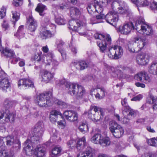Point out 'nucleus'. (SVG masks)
<instances>
[{
    "instance_id": "nucleus-28",
    "label": "nucleus",
    "mask_w": 157,
    "mask_h": 157,
    "mask_svg": "<svg viewBox=\"0 0 157 157\" xmlns=\"http://www.w3.org/2000/svg\"><path fill=\"white\" fill-rule=\"evenodd\" d=\"M86 25L85 22L82 23L81 21L80 24L76 28V30L75 32H77L81 36H85L87 34V31L85 29V26Z\"/></svg>"
},
{
    "instance_id": "nucleus-35",
    "label": "nucleus",
    "mask_w": 157,
    "mask_h": 157,
    "mask_svg": "<svg viewBox=\"0 0 157 157\" xmlns=\"http://www.w3.org/2000/svg\"><path fill=\"white\" fill-rule=\"evenodd\" d=\"M85 143L86 139L84 137L79 139L77 144V149L79 150L83 149Z\"/></svg>"
},
{
    "instance_id": "nucleus-61",
    "label": "nucleus",
    "mask_w": 157,
    "mask_h": 157,
    "mask_svg": "<svg viewBox=\"0 0 157 157\" xmlns=\"http://www.w3.org/2000/svg\"><path fill=\"white\" fill-rule=\"evenodd\" d=\"M96 6V11L100 14L102 13L103 11L102 7L100 5L97 4Z\"/></svg>"
},
{
    "instance_id": "nucleus-46",
    "label": "nucleus",
    "mask_w": 157,
    "mask_h": 157,
    "mask_svg": "<svg viewBox=\"0 0 157 157\" xmlns=\"http://www.w3.org/2000/svg\"><path fill=\"white\" fill-rule=\"evenodd\" d=\"M19 61V65L20 67L24 66L25 65V61L24 60L18 58L13 57L11 63L14 64H15L17 61Z\"/></svg>"
},
{
    "instance_id": "nucleus-42",
    "label": "nucleus",
    "mask_w": 157,
    "mask_h": 157,
    "mask_svg": "<svg viewBox=\"0 0 157 157\" xmlns=\"http://www.w3.org/2000/svg\"><path fill=\"white\" fill-rule=\"evenodd\" d=\"M157 63L152 64L149 67L148 69L149 72L154 75H157Z\"/></svg>"
},
{
    "instance_id": "nucleus-10",
    "label": "nucleus",
    "mask_w": 157,
    "mask_h": 157,
    "mask_svg": "<svg viewBox=\"0 0 157 157\" xmlns=\"http://www.w3.org/2000/svg\"><path fill=\"white\" fill-rule=\"evenodd\" d=\"M91 140L94 143L99 144L102 147L109 145L110 144L109 138H103L100 134H94L91 138Z\"/></svg>"
},
{
    "instance_id": "nucleus-51",
    "label": "nucleus",
    "mask_w": 157,
    "mask_h": 157,
    "mask_svg": "<svg viewBox=\"0 0 157 157\" xmlns=\"http://www.w3.org/2000/svg\"><path fill=\"white\" fill-rule=\"evenodd\" d=\"M12 17L13 20L15 21H17L20 18V14L16 11H12Z\"/></svg>"
},
{
    "instance_id": "nucleus-41",
    "label": "nucleus",
    "mask_w": 157,
    "mask_h": 157,
    "mask_svg": "<svg viewBox=\"0 0 157 157\" xmlns=\"http://www.w3.org/2000/svg\"><path fill=\"white\" fill-rule=\"evenodd\" d=\"M134 42H128L126 46V48L128 51L131 53H137L136 51V47H134Z\"/></svg>"
},
{
    "instance_id": "nucleus-14",
    "label": "nucleus",
    "mask_w": 157,
    "mask_h": 157,
    "mask_svg": "<svg viewBox=\"0 0 157 157\" xmlns=\"http://www.w3.org/2000/svg\"><path fill=\"white\" fill-rule=\"evenodd\" d=\"M4 118L2 122L3 123L10 122H13L14 119V115L13 113H10L7 109H5L1 112L0 111V120Z\"/></svg>"
},
{
    "instance_id": "nucleus-38",
    "label": "nucleus",
    "mask_w": 157,
    "mask_h": 157,
    "mask_svg": "<svg viewBox=\"0 0 157 157\" xmlns=\"http://www.w3.org/2000/svg\"><path fill=\"white\" fill-rule=\"evenodd\" d=\"M79 129L82 132H87L88 131V127L87 122L85 121L81 122L79 127Z\"/></svg>"
},
{
    "instance_id": "nucleus-54",
    "label": "nucleus",
    "mask_w": 157,
    "mask_h": 157,
    "mask_svg": "<svg viewBox=\"0 0 157 157\" xmlns=\"http://www.w3.org/2000/svg\"><path fill=\"white\" fill-rule=\"evenodd\" d=\"M87 10L89 13L91 14L96 11V6L94 5H91L89 6L87 8Z\"/></svg>"
},
{
    "instance_id": "nucleus-25",
    "label": "nucleus",
    "mask_w": 157,
    "mask_h": 157,
    "mask_svg": "<svg viewBox=\"0 0 157 157\" xmlns=\"http://www.w3.org/2000/svg\"><path fill=\"white\" fill-rule=\"evenodd\" d=\"M73 65L78 70H82L86 68L88 66V63L85 61H75L73 63Z\"/></svg>"
},
{
    "instance_id": "nucleus-44",
    "label": "nucleus",
    "mask_w": 157,
    "mask_h": 157,
    "mask_svg": "<svg viewBox=\"0 0 157 157\" xmlns=\"http://www.w3.org/2000/svg\"><path fill=\"white\" fill-rule=\"evenodd\" d=\"M47 64L50 65L52 66V69H55L57 68L59 64L57 61L54 59H50L48 61Z\"/></svg>"
},
{
    "instance_id": "nucleus-2",
    "label": "nucleus",
    "mask_w": 157,
    "mask_h": 157,
    "mask_svg": "<svg viewBox=\"0 0 157 157\" xmlns=\"http://www.w3.org/2000/svg\"><path fill=\"white\" fill-rule=\"evenodd\" d=\"M94 37L96 39L102 40L101 42L97 41V43L99 48L100 51L102 52H104L107 46H109L111 44V39L110 36L108 34L96 33L94 35Z\"/></svg>"
},
{
    "instance_id": "nucleus-59",
    "label": "nucleus",
    "mask_w": 157,
    "mask_h": 157,
    "mask_svg": "<svg viewBox=\"0 0 157 157\" xmlns=\"http://www.w3.org/2000/svg\"><path fill=\"white\" fill-rule=\"evenodd\" d=\"M13 3L16 6H21L23 4V0H13Z\"/></svg>"
},
{
    "instance_id": "nucleus-39",
    "label": "nucleus",
    "mask_w": 157,
    "mask_h": 157,
    "mask_svg": "<svg viewBox=\"0 0 157 157\" xmlns=\"http://www.w3.org/2000/svg\"><path fill=\"white\" fill-rule=\"evenodd\" d=\"M78 87V92L76 96L78 98H81L83 97L85 94L86 90L84 87L81 85H80Z\"/></svg>"
},
{
    "instance_id": "nucleus-56",
    "label": "nucleus",
    "mask_w": 157,
    "mask_h": 157,
    "mask_svg": "<svg viewBox=\"0 0 157 157\" xmlns=\"http://www.w3.org/2000/svg\"><path fill=\"white\" fill-rule=\"evenodd\" d=\"M156 155V153L155 152H149L145 153L142 155V157H155Z\"/></svg>"
},
{
    "instance_id": "nucleus-43",
    "label": "nucleus",
    "mask_w": 157,
    "mask_h": 157,
    "mask_svg": "<svg viewBox=\"0 0 157 157\" xmlns=\"http://www.w3.org/2000/svg\"><path fill=\"white\" fill-rule=\"evenodd\" d=\"M52 136L50 138V140L51 143L56 142L57 138V132L56 129L53 128L50 132Z\"/></svg>"
},
{
    "instance_id": "nucleus-29",
    "label": "nucleus",
    "mask_w": 157,
    "mask_h": 157,
    "mask_svg": "<svg viewBox=\"0 0 157 157\" xmlns=\"http://www.w3.org/2000/svg\"><path fill=\"white\" fill-rule=\"evenodd\" d=\"M93 156L92 149L89 147H87L85 151L80 153L77 155V157H93Z\"/></svg>"
},
{
    "instance_id": "nucleus-19",
    "label": "nucleus",
    "mask_w": 157,
    "mask_h": 157,
    "mask_svg": "<svg viewBox=\"0 0 157 157\" xmlns=\"http://www.w3.org/2000/svg\"><path fill=\"white\" fill-rule=\"evenodd\" d=\"M67 88H68V93L71 95H76L78 92V87L80 85L76 83L67 82L65 84Z\"/></svg>"
},
{
    "instance_id": "nucleus-57",
    "label": "nucleus",
    "mask_w": 157,
    "mask_h": 157,
    "mask_svg": "<svg viewBox=\"0 0 157 157\" xmlns=\"http://www.w3.org/2000/svg\"><path fill=\"white\" fill-rule=\"evenodd\" d=\"M50 114L54 116L55 117L57 118L58 115H60L62 117V113L59 111L56 110H53L50 113Z\"/></svg>"
},
{
    "instance_id": "nucleus-47",
    "label": "nucleus",
    "mask_w": 157,
    "mask_h": 157,
    "mask_svg": "<svg viewBox=\"0 0 157 157\" xmlns=\"http://www.w3.org/2000/svg\"><path fill=\"white\" fill-rule=\"evenodd\" d=\"M56 22L60 25H64L66 22V20L62 16H59L56 18Z\"/></svg>"
},
{
    "instance_id": "nucleus-31",
    "label": "nucleus",
    "mask_w": 157,
    "mask_h": 157,
    "mask_svg": "<svg viewBox=\"0 0 157 157\" xmlns=\"http://www.w3.org/2000/svg\"><path fill=\"white\" fill-rule=\"evenodd\" d=\"M80 23H81L80 21H76L73 20H71L69 22L68 28L70 30L74 31L75 30H76L77 27L80 24Z\"/></svg>"
},
{
    "instance_id": "nucleus-9",
    "label": "nucleus",
    "mask_w": 157,
    "mask_h": 157,
    "mask_svg": "<svg viewBox=\"0 0 157 157\" xmlns=\"http://www.w3.org/2000/svg\"><path fill=\"white\" fill-rule=\"evenodd\" d=\"M112 4L113 9L118 6L117 9L118 12L121 14H127L128 12V8L127 4L123 1L121 0H113Z\"/></svg>"
},
{
    "instance_id": "nucleus-32",
    "label": "nucleus",
    "mask_w": 157,
    "mask_h": 157,
    "mask_svg": "<svg viewBox=\"0 0 157 157\" xmlns=\"http://www.w3.org/2000/svg\"><path fill=\"white\" fill-rule=\"evenodd\" d=\"M52 36L51 32L46 30L44 28L41 31H40V36L42 39H45L49 37H50Z\"/></svg>"
},
{
    "instance_id": "nucleus-24",
    "label": "nucleus",
    "mask_w": 157,
    "mask_h": 157,
    "mask_svg": "<svg viewBox=\"0 0 157 157\" xmlns=\"http://www.w3.org/2000/svg\"><path fill=\"white\" fill-rule=\"evenodd\" d=\"M27 23L29 25L28 30L30 32H34L37 26L36 21L32 16H30L28 20Z\"/></svg>"
},
{
    "instance_id": "nucleus-53",
    "label": "nucleus",
    "mask_w": 157,
    "mask_h": 157,
    "mask_svg": "<svg viewBox=\"0 0 157 157\" xmlns=\"http://www.w3.org/2000/svg\"><path fill=\"white\" fill-rule=\"evenodd\" d=\"M100 14V15H97L96 17L97 21L95 20L94 21L92 22V23H98L102 22V19L104 17H105V16H104V15L101 13Z\"/></svg>"
},
{
    "instance_id": "nucleus-23",
    "label": "nucleus",
    "mask_w": 157,
    "mask_h": 157,
    "mask_svg": "<svg viewBox=\"0 0 157 157\" xmlns=\"http://www.w3.org/2000/svg\"><path fill=\"white\" fill-rule=\"evenodd\" d=\"M18 85L19 87L22 85L27 88H33L34 87V83L29 78H24L19 80L18 82Z\"/></svg>"
},
{
    "instance_id": "nucleus-11",
    "label": "nucleus",
    "mask_w": 157,
    "mask_h": 157,
    "mask_svg": "<svg viewBox=\"0 0 157 157\" xmlns=\"http://www.w3.org/2000/svg\"><path fill=\"white\" fill-rule=\"evenodd\" d=\"M0 137L3 138V139L6 140V146L8 147L13 146L15 147L17 149H20L21 148V143L20 142L14 139V137L13 135H9L5 137Z\"/></svg>"
},
{
    "instance_id": "nucleus-5",
    "label": "nucleus",
    "mask_w": 157,
    "mask_h": 157,
    "mask_svg": "<svg viewBox=\"0 0 157 157\" xmlns=\"http://www.w3.org/2000/svg\"><path fill=\"white\" fill-rule=\"evenodd\" d=\"M87 114L89 118L96 122L99 120L103 116L102 110L96 106H91Z\"/></svg>"
},
{
    "instance_id": "nucleus-45",
    "label": "nucleus",
    "mask_w": 157,
    "mask_h": 157,
    "mask_svg": "<svg viewBox=\"0 0 157 157\" xmlns=\"http://www.w3.org/2000/svg\"><path fill=\"white\" fill-rule=\"evenodd\" d=\"M46 9V6L41 4H38L37 7L35 9L36 11H38L41 16H43V11Z\"/></svg>"
},
{
    "instance_id": "nucleus-34",
    "label": "nucleus",
    "mask_w": 157,
    "mask_h": 157,
    "mask_svg": "<svg viewBox=\"0 0 157 157\" xmlns=\"http://www.w3.org/2000/svg\"><path fill=\"white\" fill-rule=\"evenodd\" d=\"M97 94L95 97L98 99H101L105 96V89L103 88H100L97 89Z\"/></svg>"
},
{
    "instance_id": "nucleus-48",
    "label": "nucleus",
    "mask_w": 157,
    "mask_h": 157,
    "mask_svg": "<svg viewBox=\"0 0 157 157\" xmlns=\"http://www.w3.org/2000/svg\"><path fill=\"white\" fill-rule=\"evenodd\" d=\"M24 30V26L23 25L20 26L17 31L16 34H14V36L18 37H22L24 36V33L23 32Z\"/></svg>"
},
{
    "instance_id": "nucleus-62",
    "label": "nucleus",
    "mask_w": 157,
    "mask_h": 157,
    "mask_svg": "<svg viewBox=\"0 0 157 157\" xmlns=\"http://www.w3.org/2000/svg\"><path fill=\"white\" fill-rule=\"evenodd\" d=\"M76 144V141L74 140H71L67 142V145L69 147H72L75 146Z\"/></svg>"
},
{
    "instance_id": "nucleus-64",
    "label": "nucleus",
    "mask_w": 157,
    "mask_h": 157,
    "mask_svg": "<svg viewBox=\"0 0 157 157\" xmlns=\"http://www.w3.org/2000/svg\"><path fill=\"white\" fill-rule=\"evenodd\" d=\"M71 45H70L69 47H71V51L72 54L73 55H75L77 53V50L75 47L73 45L71 44Z\"/></svg>"
},
{
    "instance_id": "nucleus-50",
    "label": "nucleus",
    "mask_w": 157,
    "mask_h": 157,
    "mask_svg": "<svg viewBox=\"0 0 157 157\" xmlns=\"http://www.w3.org/2000/svg\"><path fill=\"white\" fill-rule=\"evenodd\" d=\"M148 144L149 145L154 146H157V137L153 138L148 140Z\"/></svg>"
},
{
    "instance_id": "nucleus-63",
    "label": "nucleus",
    "mask_w": 157,
    "mask_h": 157,
    "mask_svg": "<svg viewBox=\"0 0 157 157\" xmlns=\"http://www.w3.org/2000/svg\"><path fill=\"white\" fill-rule=\"evenodd\" d=\"M58 51L60 53L63 59H65L66 57V54L65 50L63 49H59Z\"/></svg>"
},
{
    "instance_id": "nucleus-49",
    "label": "nucleus",
    "mask_w": 157,
    "mask_h": 157,
    "mask_svg": "<svg viewBox=\"0 0 157 157\" xmlns=\"http://www.w3.org/2000/svg\"><path fill=\"white\" fill-rule=\"evenodd\" d=\"M127 112H125V113L123 114L124 115L126 116V115L129 117L130 116H134L136 113V112L135 110L132 109L130 107L129 109H127Z\"/></svg>"
},
{
    "instance_id": "nucleus-21",
    "label": "nucleus",
    "mask_w": 157,
    "mask_h": 157,
    "mask_svg": "<svg viewBox=\"0 0 157 157\" xmlns=\"http://www.w3.org/2000/svg\"><path fill=\"white\" fill-rule=\"evenodd\" d=\"M149 59L148 55L144 53L138 54L136 57V62L141 65H144L148 63Z\"/></svg>"
},
{
    "instance_id": "nucleus-17",
    "label": "nucleus",
    "mask_w": 157,
    "mask_h": 157,
    "mask_svg": "<svg viewBox=\"0 0 157 157\" xmlns=\"http://www.w3.org/2000/svg\"><path fill=\"white\" fill-rule=\"evenodd\" d=\"M63 115L65 118L70 122H74L78 121V114L74 111H66L64 113Z\"/></svg>"
},
{
    "instance_id": "nucleus-20",
    "label": "nucleus",
    "mask_w": 157,
    "mask_h": 157,
    "mask_svg": "<svg viewBox=\"0 0 157 157\" xmlns=\"http://www.w3.org/2000/svg\"><path fill=\"white\" fill-rule=\"evenodd\" d=\"M134 43L136 44V51L137 53L144 49L147 44L146 40L139 37H136L134 38Z\"/></svg>"
},
{
    "instance_id": "nucleus-60",
    "label": "nucleus",
    "mask_w": 157,
    "mask_h": 157,
    "mask_svg": "<svg viewBox=\"0 0 157 157\" xmlns=\"http://www.w3.org/2000/svg\"><path fill=\"white\" fill-rule=\"evenodd\" d=\"M143 97V96L141 94L137 95L131 99L132 101H139L141 100Z\"/></svg>"
},
{
    "instance_id": "nucleus-26",
    "label": "nucleus",
    "mask_w": 157,
    "mask_h": 157,
    "mask_svg": "<svg viewBox=\"0 0 157 157\" xmlns=\"http://www.w3.org/2000/svg\"><path fill=\"white\" fill-rule=\"evenodd\" d=\"M54 76L53 73L47 71H45L42 75V81L46 83H48L53 78Z\"/></svg>"
},
{
    "instance_id": "nucleus-12",
    "label": "nucleus",
    "mask_w": 157,
    "mask_h": 157,
    "mask_svg": "<svg viewBox=\"0 0 157 157\" xmlns=\"http://www.w3.org/2000/svg\"><path fill=\"white\" fill-rule=\"evenodd\" d=\"M121 70L116 69L115 73H113L112 76L114 77H117L120 80L126 79L129 77V75L125 74L126 72L130 71V68L127 67L123 66L120 67Z\"/></svg>"
},
{
    "instance_id": "nucleus-36",
    "label": "nucleus",
    "mask_w": 157,
    "mask_h": 157,
    "mask_svg": "<svg viewBox=\"0 0 157 157\" xmlns=\"http://www.w3.org/2000/svg\"><path fill=\"white\" fill-rule=\"evenodd\" d=\"M70 14L72 17H74V16L79 17L81 14V12L79 9L77 8L72 7L70 9Z\"/></svg>"
},
{
    "instance_id": "nucleus-30",
    "label": "nucleus",
    "mask_w": 157,
    "mask_h": 157,
    "mask_svg": "<svg viewBox=\"0 0 157 157\" xmlns=\"http://www.w3.org/2000/svg\"><path fill=\"white\" fill-rule=\"evenodd\" d=\"M134 4L138 6L146 7L150 4L148 0H131Z\"/></svg>"
},
{
    "instance_id": "nucleus-13",
    "label": "nucleus",
    "mask_w": 157,
    "mask_h": 157,
    "mask_svg": "<svg viewBox=\"0 0 157 157\" xmlns=\"http://www.w3.org/2000/svg\"><path fill=\"white\" fill-rule=\"evenodd\" d=\"M135 79L140 81L146 84H149L152 82V78L148 74L144 71H142L136 74L134 77Z\"/></svg>"
},
{
    "instance_id": "nucleus-1",
    "label": "nucleus",
    "mask_w": 157,
    "mask_h": 157,
    "mask_svg": "<svg viewBox=\"0 0 157 157\" xmlns=\"http://www.w3.org/2000/svg\"><path fill=\"white\" fill-rule=\"evenodd\" d=\"M34 142H32L29 139H27L25 142L24 145V150L26 154L29 155H34L36 157H44L46 153V149L45 147L40 145H38L33 150L35 147L33 144Z\"/></svg>"
},
{
    "instance_id": "nucleus-40",
    "label": "nucleus",
    "mask_w": 157,
    "mask_h": 157,
    "mask_svg": "<svg viewBox=\"0 0 157 157\" xmlns=\"http://www.w3.org/2000/svg\"><path fill=\"white\" fill-rule=\"evenodd\" d=\"M78 87V92L76 96L78 98H81L83 97L85 94L86 90L84 87L81 85H80Z\"/></svg>"
},
{
    "instance_id": "nucleus-52",
    "label": "nucleus",
    "mask_w": 157,
    "mask_h": 157,
    "mask_svg": "<svg viewBox=\"0 0 157 157\" xmlns=\"http://www.w3.org/2000/svg\"><path fill=\"white\" fill-rule=\"evenodd\" d=\"M150 7L153 11H157V2L154 0L152 1L150 3Z\"/></svg>"
},
{
    "instance_id": "nucleus-58",
    "label": "nucleus",
    "mask_w": 157,
    "mask_h": 157,
    "mask_svg": "<svg viewBox=\"0 0 157 157\" xmlns=\"http://www.w3.org/2000/svg\"><path fill=\"white\" fill-rule=\"evenodd\" d=\"M6 12V9L4 6H2L0 10V17L2 19L5 17Z\"/></svg>"
},
{
    "instance_id": "nucleus-37",
    "label": "nucleus",
    "mask_w": 157,
    "mask_h": 157,
    "mask_svg": "<svg viewBox=\"0 0 157 157\" xmlns=\"http://www.w3.org/2000/svg\"><path fill=\"white\" fill-rule=\"evenodd\" d=\"M126 98L123 99L121 100V103L123 107L122 108V114H125L127 111V109H129V106H128Z\"/></svg>"
},
{
    "instance_id": "nucleus-55",
    "label": "nucleus",
    "mask_w": 157,
    "mask_h": 157,
    "mask_svg": "<svg viewBox=\"0 0 157 157\" xmlns=\"http://www.w3.org/2000/svg\"><path fill=\"white\" fill-rule=\"evenodd\" d=\"M64 42H63L62 40H57L56 41V44L57 46L58 50L59 49H62V47L64 44Z\"/></svg>"
},
{
    "instance_id": "nucleus-33",
    "label": "nucleus",
    "mask_w": 157,
    "mask_h": 157,
    "mask_svg": "<svg viewBox=\"0 0 157 157\" xmlns=\"http://www.w3.org/2000/svg\"><path fill=\"white\" fill-rule=\"evenodd\" d=\"M2 55L6 58H11L13 59L14 57V53L13 51L7 48H5L2 52Z\"/></svg>"
},
{
    "instance_id": "nucleus-8",
    "label": "nucleus",
    "mask_w": 157,
    "mask_h": 157,
    "mask_svg": "<svg viewBox=\"0 0 157 157\" xmlns=\"http://www.w3.org/2000/svg\"><path fill=\"white\" fill-rule=\"evenodd\" d=\"M123 53V50L121 46L114 45L109 48L108 55L110 59H116L121 58Z\"/></svg>"
},
{
    "instance_id": "nucleus-22",
    "label": "nucleus",
    "mask_w": 157,
    "mask_h": 157,
    "mask_svg": "<svg viewBox=\"0 0 157 157\" xmlns=\"http://www.w3.org/2000/svg\"><path fill=\"white\" fill-rule=\"evenodd\" d=\"M10 87V83L8 78L2 76H0V88L3 91H6Z\"/></svg>"
},
{
    "instance_id": "nucleus-27",
    "label": "nucleus",
    "mask_w": 157,
    "mask_h": 157,
    "mask_svg": "<svg viewBox=\"0 0 157 157\" xmlns=\"http://www.w3.org/2000/svg\"><path fill=\"white\" fill-rule=\"evenodd\" d=\"M62 149L59 146H56L54 147L51 150L50 154V157H58L61 154Z\"/></svg>"
},
{
    "instance_id": "nucleus-15",
    "label": "nucleus",
    "mask_w": 157,
    "mask_h": 157,
    "mask_svg": "<svg viewBox=\"0 0 157 157\" xmlns=\"http://www.w3.org/2000/svg\"><path fill=\"white\" fill-rule=\"evenodd\" d=\"M106 21L111 25L114 26L118 20L117 13L114 11L109 12L105 16Z\"/></svg>"
},
{
    "instance_id": "nucleus-3",
    "label": "nucleus",
    "mask_w": 157,
    "mask_h": 157,
    "mask_svg": "<svg viewBox=\"0 0 157 157\" xmlns=\"http://www.w3.org/2000/svg\"><path fill=\"white\" fill-rule=\"evenodd\" d=\"M144 22V20L143 18L137 20L136 22L135 29L140 34L147 35H151L153 33L152 28Z\"/></svg>"
},
{
    "instance_id": "nucleus-18",
    "label": "nucleus",
    "mask_w": 157,
    "mask_h": 157,
    "mask_svg": "<svg viewBox=\"0 0 157 157\" xmlns=\"http://www.w3.org/2000/svg\"><path fill=\"white\" fill-rule=\"evenodd\" d=\"M134 28L132 22H127L125 23L122 26L120 27L119 31L122 34L126 35L129 33Z\"/></svg>"
},
{
    "instance_id": "nucleus-6",
    "label": "nucleus",
    "mask_w": 157,
    "mask_h": 157,
    "mask_svg": "<svg viewBox=\"0 0 157 157\" xmlns=\"http://www.w3.org/2000/svg\"><path fill=\"white\" fill-rule=\"evenodd\" d=\"M109 129L113 136L116 138L121 137L124 133L123 128L117 122L112 121L109 125Z\"/></svg>"
},
{
    "instance_id": "nucleus-7",
    "label": "nucleus",
    "mask_w": 157,
    "mask_h": 157,
    "mask_svg": "<svg viewBox=\"0 0 157 157\" xmlns=\"http://www.w3.org/2000/svg\"><path fill=\"white\" fill-rule=\"evenodd\" d=\"M44 131V125L42 121L38 122L33 130V136L32 139L34 141H39L41 138Z\"/></svg>"
},
{
    "instance_id": "nucleus-16",
    "label": "nucleus",
    "mask_w": 157,
    "mask_h": 157,
    "mask_svg": "<svg viewBox=\"0 0 157 157\" xmlns=\"http://www.w3.org/2000/svg\"><path fill=\"white\" fill-rule=\"evenodd\" d=\"M3 138L0 137V155L1 157H13L14 153L6 151V147L3 141Z\"/></svg>"
},
{
    "instance_id": "nucleus-4",
    "label": "nucleus",
    "mask_w": 157,
    "mask_h": 157,
    "mask_svg": "<svg viewBox=\"0 0 157 157\" xmlns=\"http://www.w3.org/2000/svg\"><path fill=\"white\" fill-rule=\"evenodd\" d=\"M52 96L50 92L45 93L41 94L38 96L36 98V103L41 107H47L51 105Z\"/></svg>"
}]
</instances>
